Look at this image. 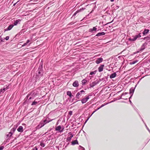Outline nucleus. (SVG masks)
<instances>
[{
    "label": "nucleus",
    "instance_id": "obj_4",
    "mask_svg": "<svg viewBox=\"0 0 150 150\" xmlns=\"http://www.w3.org/2000/svg\"><path fill=\"white\" fill-rule=\"evenodd\" d=\"M104 67V64L101 65L98 68V70L99 72H101L103 71V68Z\"/></svg>",
    "mask_w": 150,
    "mask_h": 150
},
{
    "label": "nucleus",
    "instance_id": "obj_21",
    "mask_svg": "<svg viewBox=\"0 0 150 150\" xmlns=\"http://www.w3.org/2000/svg\"><path fill=\"white\" fill-rule=\"evenodd\" d=\"M81 9H80L79 10H77V11H76L74 13V14H73V16H75L78 13H79L80 12H81Z\"/></svg>",
    "mask_w": 150,
    "mask_h": 150
},
{
    "label": "nucleus",
    "instance_id": "obj_38",
    "mask_svg": "<svg viewBox=\"0 0 150 150\" xmlns=\"http://www.w3.org/2000/svg\"><path fill=\"white\" fill-rule=\"evenodd\" d=\"M95 112V111H94L92 113V114H93V113Z\"/></svg>",
    "mask_w": 150,
    "mask_h": 150
},
{
    "label": "nucleus",
    "instance_id": "obj_33",
    "mask_svg": "<svg viewBox=\"0 0 150 150\" xmlns=\"http://www.w3.org/2000/svg\"><path fill=\"white\" fill-rule=\"evenodd\" d=\"M38 150V149L36 147H34L32 149V150Z\"/></svg>",
    "mask_w": 150,
    "mask_h": 150
},
{
    "label": "nucleus",
    "instance_id": "obj_10",
    "mask_svg": "<svg viewBox=\"0 0 150 150\" xmlns=\"http://www.w3.org/2000/svg\"><path fill=\"white\" fill-rule=\"evenodd\" d=\"M96 27H97V26L93 27L92 28H90L89 29V32H92L93 31H96L97 29Z\"/></svg>",
    "mask_w": 150,
    "mask_h": 150
},
{
    "label": "nucleus",
    "instance_id": "obj_27",
    "mask_svg": "<svg viewBox=\"0 0 150 150\" xmlns=\"http://www.w3.org/2000/svg\"><path fill=\"white\" fill-rule=\"evenodd\" d=\"M37 103V102L36 101H34L31 104L32 105H35Z\"/></svg>",
    "mask_w": 150,
    "mask_h": 150
},
{
    "label": "nucleus",
    "instance_id": "obj_20",
    "mask_svg": "<svg viewBox=\"0 0 150 150\" xmlns=\"http://www.w3.org/2000/svg\"><path fill=\"white\" fill-rule=\"evenodd\" d=\"M67 95L68 96H69L70 97H71L72 96L71 92L70 91H68L67 92Z\"/></svg>",
    "mask_w": 150,
    "mask_h": 150
},
{
    "label": "nucleus",
    "instance_id": "obj_30",
    "mask_svg": "<svg viewBox=\"0 0 150 150\" xmlns=\"http://www.w3.org/2000/svg\"><path fill=\"white\" fill-rule=\"evenodd\" d=\"M4 147L3 146H0V150H2L4 148Z\"/></svg>",
    "mask_w": 150,
    "mask_h": 150
},
{
    "label": "nucleus",
    "instance_id": "obj_7",
    "mask_svg": "<svg viewBox=\"0 0 150 150\" xmlns=\"http://www.w3.org/2000/svg\"><path fill=\"white\" fill-rule=\"evenodd\" d=\"M61 128V127L59 125L56 127L55 130L56 131H59L60 132H63V129L62 130H60Z\"/></svg>",
    "mask_w": 150,
    "mask_h": 150
},
{
    "label": "nucleus",
    "instance_id": "obj_2",
    "mask_svg": "<svg viewBox=\"0 0 150 150\" xmlns=\"http://www.w3.org/2000/svg\"><path fill=\"white\" fill-rule=\"evenodd\" d=\"M89 96H87L85 98H83L81 100V102L82 103H86L89 99Z\"/></svg>",
    "mask_w": 150,
    "mask_h": 150
},
{
    "label": "nucleus",
    "instance_id": "obj_39",
    "mask_svg": "<svg viewBox=\"0 0 150 150\" xmlns=\"http://www.w3.org/2000/svg\"><path fill=\"white\" fill-rule=\"evenodd\" d=\"M31 97H30V98H29V99H31Z\"/></svg>",
    "mask_w": 150,
    "mask_h": 150
},
{
    "label": "nucleus",
    "instance_id": "obj_23",
    "mask_svg": "<svg viewBox=\"0 0 150 150\" xmlns=\"http://www.w3.org/2000/svg\"><path fill=\"white\" fill-rule=\"evenodd\" d=\"M129 39L130 40L132 41H134L137 40V39L135 38V37L134 36L133 38H130Z\"/></svg>",
    "mask_w": 150,
    "mask_h": 150
},
{
    "label": "nucleus",
    "instance_id": "obj_8",
    "mask_svg": "<svg viewBox=\"0 0 150 150\" xmlns=\"http://www.w3.org/2000/svg\"><path fill=\"white\" fill-rule=\"evenodd\" d=\"M30 40H28L27 42L25 43H24L23 45H22V47L25 46L27 45V44H28V45L29 46L31 43L28 44L29 42H30Z\"/></svg>",
    "mask_w": 150,
    "mask_h": 150
},
{
    "label": "nucleus",
    "instance_id": "obj_3",
    "mask_svg": "<svg viewBox=\"0 0 150 150\" xmlns=\"http://www.w3.org/2000/svg\"><path fill=\"white\" fill-rule=\"evenodd\" d=\"M103 59L102 58H100L97 59L96 61L95 62L96 64H98L101 62L103 61Z\"/></svg>",
    "mask_w": 150,
    "mask_h": 150
},
{
    "label": "nucleus",
    "instance_id": "obj_41",
    "mask_svg": "<svg viewBox=\"0 0 150 150\" xmlns=\"http://www.w3.org/2000/svg\"><path fill=\"white\" fill-rule=\"evenodd\" d=\"M148 37H146L145 38H147Z\"/></svg>",
    "mask_w": 150,
    "mask_h": 150
},
{
    "label": "nucleus",
    "instance_id": "obj_35",
    "mask_svg": "<svg viewBox=\"0 0 150 150\" xmlns=\"http://www.w3.org/2000/svg\"><path fill=\"white\" fill-rule=\"evenodd\" d=\"M5 90H6V88H3V89H2V91H5Z\"/></svg>",
    "mask_w": 150,
    "mask_h": 150
},
{
    "label": "nucleus",
    "instance_id": "obj_28",
    "mask_svg": "<svg viewBox=\"0 0 150 150\" xmlns=\"http://www.w3.org/2000/svg\"><path fill=\"white\" fill-rule=\"evenodd\" d=\"M40 145L41 146H42V147H44L45 145V144H44V143H41L40 144Z\"/></svg>",
    "mask_w": 150,
    "mask_h": 150
},
{
    "label": "nucleus",
    "instance_id": "obj_26",
    "mask_svg": "<svg viewBox=\"0 0 150 150\" xmlns=\"http://www.w3.org/2000/svg\"><path fill=\"white\" fill-rule=\"evenodd\" d=\"M92 85L91 86V87H93L96 84V83L95 82H92Z\"/></svg>",
    "mask_w": 150,
    "mask_h": 150
},
{
    "label": "nucleus",
    "instance_id": "obj_40",
    "mask_svg": "<svg viewBox=\"0 0 150 150\" xmlns=\"http://www.w3.org/2000/svg\"><path fill=\"white\" fill-rule=\"evenodd\" d=\"M40 71H39V72H38V73L40 74Z\"/></svg>",
    "mask_w": 150,
    "mask_h": 150
},
{
    "label": "nucleus",
    "instance_id": "obj_5",
    "mask_svg": "<svg viewBox=\"0 0 150 150\" xmlns=\"http://www.w3.org/2000/svg\"><path fill=\"white\" fill-rule=\"evenodd\" d=\"M16 127H15L13 128L11 130L10 132V134H11L10 136H12L13 134L14 133L15 131L16 130Z\"/></svg>",
    "mask_w": 150,
    "mask_h": 150
},
{
    "label": "nucleus",
    "instance_id": "obj_32",
    "mask_svg": "<svg viewBox=\"0 0 150 150\" xmlns=\"http://www.w3.org/2000/svg\"><path fill=\"white\" fill-rule=\"evenodd\" d=\"M9 39V37L8 36H6V38H5V39L6 40H8Z\"/></svg>",
    "mask_w": 150,
    "mask_h": 150
},
{
    "label": "nucleus",
    "instance_id": "obj_31",
    "mask_svg": "<svg viewBox=\"0 0 150 150\" xmlns=\"http://www.w3.org/2000/svg\"><path fill=\"white\" fill-rule=\"evenodd\" d=\"M136 62H135V61H133L132 62H131V64H135V63H136Z\"/></svg>",
    "mask_w": 150,
    "mask_h": 150
},
{
    "label": "nucleus",
    "instance_id": "obj_29",
    "mask_svg": "<svg viewBox=\"0 0 150 150\" xmlns=\"http://www.w3.org/2000/svg\"><path fill=\"white\" fill-rule=\"evenodd\" d=\"M69 115H72V111H69Z\"/></svg>",
    "mask_w": 150,
    "mask_h": 150
},
{
    "label": "nucleus",
    "instance_id": "obj_15",
    "mask_svg": "<svg viewBox=\"0 0 150 150\" xmlns=\"http://www.w3.org/2000/svg\"><path fill=\"white\" fill-rule=\"evenodd\" d=\"M149 29H145L143 32V35H146L149 33Z\"/></svg>",
    "mask_w": 150,
    "mask_h": 150
},
{
    "label": "nucleus",
    "instance_id": "obj_17",
    "mask_svg": "<svg viewBox=\"0 0 150 150\" xmlns=\"http://www.w3.org/2000/svg\"><path fill=\"white\" fill-rule=\"evenodd\" d=\"M43 122L44 123H41V127H42L46 123H47V122H47V120H44Z\"/></svg>",
    "mask_w": 150,
    "mask_h": 150
},
{
    "label": "nucleus",
    "instance_id": "obj_37",
    "mask_svg": "<svg viewBox=\"0 0 150 150\" xmlns=\"http://www.w3.org/2000/svg\"><path fill=\"white\" fill-rule=\"evenodd\" d=\"M110 0V1H112H112H113L114 0Z\"/></svg>",
    "mask_w": 150,
    "mask_h": 150
},
{
    "label": "nucleus",
    "instance_id": "obj_9",
    "mask_svg": "<svg viewBox=\"0 0 150 150\" xmlns=\"http://www.w3.org/2000/svg\"><path fill=\"white\" fill-rule=\"evenodd\" d=\"M17 131L19 132H23V128L22 126H20L17 129Z\"/></svg>",
    "mask_w": 150,
    "mask_h": 150
},
{
    "label": "nucleus",
    "instance_id": "obj_22",
    "mask_svg": "<svg viewBox=\"0 0 150 150\" xmlns=\"http://www.w3.org/2000/svg\"><path fill=\"white\" fill-rule=\"evenodd\" d=\"M141 33H139L138 35H135V36L136 39H137L138 38H139L141 37Z\"/></svg>",
    "mask_w": 150,
    "mask_h": 150
},
{
    "label": "nucleus",
    "instance_id": "obj_13",
    "mask_svg": "<svg viewBox=\"0 0 150 150\" xmlns=\"http://www.w3.org/2000/svg\"><path fill=\"white\" fill-rule=\"evenodd\" d=\"M71 144L72 145H74L76 144H79V143L77 140H75L71 142Z\"/></svg>",
    "mask_w": 150,
    "mask_h": 150
},
{
    "label": "nucleus",
    "instance_id": "obj_34",
    "mask_svg": "<svg viewBox=\"0 0 150 150\" xmlns=\"http://www.w3.org/2000/svg\"><path fill=\"white\" fill-rule=\"evenodd\" d=\"M11 134H10V132L7 135V137H11V136H10Z\"/></svg>",
    "mask_w": 150,
    "mask_h": 150
},
{
    "label": "nucleus",
    "instance_id": "obj_24",
    "mask_svg": "<svg viewBox=\"0 0 150 150\" xmlns=\"http://www.w3.org/2000/svg\"><path fill=\"white\" fill-rule=\"evenodd\" d=\"M145 49V47L144 44L142 45L141 48V50H142Z\"/></svg>",
    "mask_w": 150,
    "mask_h": 150
},
{
    "label": "nucleus",
    "instance_id": "obj_6",
    "mask_svg": "<svg viewBox=\"0 0 150 150\" xmlns=\"http://www.w3.org/2000/svg\"><path fill=\"white\" fill-rule=\"evenodd\" d=\"M73 86L75 87H78L79 86V84L77 81H75L73 83Z\"/></svg>",
    "mask_w": 150,
    "mask_h": 150
},
{
    "label": "nucleus",
    "instance_id": "obj_36",
    "mask_svg": "<svg viewBox=\"0 0 150 150\" xmlns=\"http://www.w3.org/2000/svg\"><path fill=\"white\" fill-rule=\"evenodd\" d=\"M80 147H81V148H82L83 149V150H84V148H83V147H82V146H80Z\"/></svg>",
    "mask_w": 150,
    "mask_h": 150
},
{
    "label": "nucleus",
    "instance_id": "obj_19",
    "mask_svg": "<svg viewBox=\"0 0 150 150\" xmlns=\"http://www.w3.org/2000/svg\"><path fill=\"white\" fill-rule=\"evenodd\" d=\"M81 82L82 85H84L87 82V80L86 79H84Z\"/></svg>",
    "mask_w": 150,
    "mask_h": 150
},
{
    "label": "nucleus",
    "instance_id": "obj_11",
    "mask_svg": "<svg viewBox=\"0 0 150 150\" xmlns=\"http://www.w3.org/2000/svg\"><path fill=\"white\" fill-rule=\"evenodd\" d=\"M21 21L19 19L16 20V21H15L13 23L14 25H16L20 23V22Z\"/></svg>",
    "mask_w": 150,
    "mask_h": 150
},
{
    "label": "nucleus",
    "instance_id": "obj_12",
    "mask_svg": "<svg viewBox=\"0 0 150 150\" xmlns=\"http://www.w3.org/2000/svg\"><path fill=\"white\" fill-rule=\"evenodd\" d=\"M68 134L70 135V137L69 138H67V140H68L70 141L71 139V138L74 136V135L71 132H69L68 133Z\"/></svg>",
    "mask_w": 150,
    "mask_h": 150
},
{
    "label": "nucleus",
    "instance_id": "obj_14",
    "mask_svg": "<svg viewBox=\"0 0 150 150\" xmlns=\"http://www.w3.org/2000/svg\"><path fill=\"white\" fill-rule=\"evenodd\" d=\"M105 33L104 32H102L101 33H97L96 35V36H100L105 35Z\"/></svg>",
    "mask_w": 150,
    "mask_h": 150
},
{
    "label": "nucleus",
    "instance_id": "obj_25",
    "mask_svg": "<svg viewBox=\"0 0 150 150\" xmlns=\"http://www.w3.org/2000/svg\"><path fill=\"white\" fill-rule=\"evenodd\" d=\"M96 71H92L90 73V75H92L93 74H96Z\"/></svg>",
    "mask_w": 150,
    "mask_h": 150
},
{
    "label": "nucleus",
    "instance_id": "obj_18",
    "mask_svg": "<svg viewBox=\"0 0 150 150\" xmlns=\"http://www.w3.org/2000/svg\"><path fill=\"white\" fill-rule=\"evenodd\" d=\"M14 26L13 25H9L7 28V30H11Z\"/></svg>",
    "mask_w": 150,
    "mask_h": 150
},
{
    "label": "nucleus",
    "instance_id": "obj_1",
    "mask_svg": "<svg viewBox=\"0 0 150 150\" xmlns=\"http://www.w3.org/2000/svg\"><path fill=\"white\" fill-rule=\"evenodd\" d=\"M85 92V91L83 90H82L78 92L77 94H76V97L78 98H79L80 96H81V94L83 93H84Z\"/></svg>",
    "mask_w": 150,
    "mask_h": 150
},
{
    "label": "nucleus",
    "instance_id": "obj_16",
    "mask_svg": "<svg viewBox=\"0 0 150 150\" xmlns=\"http://www.w3.org/2000/svg\"><path fill=\"white\" fill-rule=\"evenodd\" d=\"M116 73H115L113 74H112L110 76V78L112 79L113 78L115 77L116 76Z\"/></svg>",
    "mask_w": 150,
    "mask_h": 150
}]
</instances>
